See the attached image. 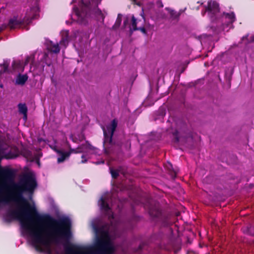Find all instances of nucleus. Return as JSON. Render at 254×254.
I'll list each match as a JSON object with an SVG mask.
<instances>
[{"mask_svg":"<svg viewBox=\"0 0 254 254\" xmlns=\"http://www.w3.org/2000/svg\"><path fill=\"white\" fill-rule=\"evenodd\" d=\"M101 1V0H91L87 2L86 0H81V11L77 7H74V14L72 16V18H73V16H75L78 22L83 24L88 14L92 13L99 22L103 23L107 13L97 8Z\"/></svg>","mask_w":254,"mask_h":254,"instance_id":"f257e3e1","label":"nucleus"},{"mask_svg":"<svg viewBox=\"0 0 254 254\" xmlns=\"http://www.w3.org/2000/svg\"><path fill=\"white\" fill-rule=\"evenodd\" d=\"M207 9L211 19L213 21L216 20L218 26H221L220 28L221 30L228 31L233 27L232 24L236 20L234 12L224 13L220 18H218L219 5L216 1L212 0H208Z\"/></svg>","mask_w":254,"mask_h":254,"instance_id":"f03ea898","label":"nucleus"},{"mask_svg":"<svg viewBox=\"0 0 254 254\" xmlns=\"http://www.w3.org/2000/svg\"><path fill=\"white\" fill-rule=\"evenodd\" d=\"M50 146L60 155L58 158V162L59 163L63 162L66 158L69 157L71 153H79L81 152L89 153H97V149L87 143H86L85 144L81 145L76 149L72 148L69 145H68V147L69 149V151L68 152H64L62 150L57 149L55 145H50Z\"/></svg>","mask_w":254,"mask_h":254,"instance_id":"7ed1b4c3","label":"nucleus"},{"mask_svg":"<svg viewBox=\"0 0 254 254\" xmlns=\"http://www.w3.org/2000/svg\"><path fill=\"white\" fill-rule=\"evenodd\" d=\"M117 126V122L115 120H114L111 123L107 126L106 127H102L104 135V145L105 147H108V145L112 143V136Z\"/></svg>","mask_w":254,"mask_h":254,"instance_id":"20e7f679","label":"nucleus"},{"mask_svg":"<svg viewBox=\"0 0 254 254\" xmlns=\"http://www.w3.org/2000/svg\"><path fill=\"white\" fill-rule=\"evenodd\" d=\"M24 20H23L21 21L18 20L17 17H14L9 20V26L11 28H15L21 26L25 22Z\"/></svg>","mask_w":254,"mask_h":254,"instance_id":"39448f33","label":"nucleus"},{"mask_svg":"<svg viewBox=\"0 0 254 254\" xmlns=\"http://www.w3.org/2000/svg\"><path fill=\"white\" fill-rule=\"evenodd\" d=\"M136 24H137V20L135 19L134 16L133 15H132L131 17V26H130V30L131 31H132L133 30H139L143 33L145 34L146 31H145V28L143 27H141L137 28L136 27Z\"/></svg>","mask_w":254,"mask_h":254,"instance_id":"423d86ee","label":"nucleus"},{"mask_svg":"<svg viewBox=\"0 0 254 254\" xmlns=\"http://www.w3.org/2000/svg\"><path fill=\"white\" fill-rule=\"evenodd\" d=\"M18 109L20 113L23 115V119L24 121L27 120V108L25 104H19L18 105Z\"/></svg>","mask_w":254,"mask_h":254,"instance_id":"0eeeda50","label":"nucleus"},{"mask_svg":"<svg viewBox=\"0 0 254 254\" xmlns=\"http://www.w3.org/2000/svg\"><path fill=\"white\" fill-rule=\"evenodd\" d=\"M28 79V76L26 75L19 74L16 80V83L17 84H23Z\"/></svg>","mask_w":254,"mask_h":254,"instance_id":"6e6552de","label":"nucleus"},{"mask_svg":"<svg viewBox=\"0 0 254 254\" xmlns=\"http://www.w3.org/2000/svg\"><path fill=\"white\" fill-rule=\"evenodd\" d=\"M48 49L51 52L55 53H59L60 50V47L58 44H55L52 43H51L50 45L48 47Z\"/></svg>","mask_w":254,"mask_h":254,"instance_id":"1a4fd4ad","label":"nucleus"},{"mask_svg":"<svg viewBox=\"0 0 254 254\" xmlns=\"http://www.w3.org/2000/svg\"><path fill=\"white\" fill-rule=\"evenodd\" d=\"M63 36H65L64 38H63L62 40L60 42V44L61 45H64V47H66V45L68 44V38H67V35H68V31H64L62 32Z\"/></svg>","mask_w":254,"mask_h":254,"instance_id":"9d476101","label":"nucleus"},{"mask_svg":"<svg viewBox=\"0 0 254 254\" xmlns=\"http://www.w3.org/2000/svg\"><path fill=\"white\" fill-rule=\"evenodd\" d=\"M110 172L113 178H116L119 174V171L110 168Z\"/></svg>","mask_w":254,"mask_h":254,"instance_id":"9b49d317","label":"nucleus"},{"mask_svg":"<svg viewBox=\"0 0 254 254\" xmlns=\"http://www.w3.org/2000/svg\"><path fill=\"white\" fill-rule=\"evenodd\" d=\"M165 167H166V168L169 170V171H171L173 170V166H172V165L169 163V162H168L166 165H165Z\"/></svg>","mask_w":254,"mask_h":254,"instance_id":"f8f14e48","label":"nucleus"},{"mask_svg":"<svg viewBox=\"0 0 254 254\" xmlns=\"http://www.w3.org/2000/svg\"><path fill=\"white\" fill-rule=\"evenodd\" d=\"M86 157V155H83L82 156V163H85L87 161V160L86 159H84V158Z\"/></svg>","mask_w":254,"mask_h":254,"instance_id":"ddd939ff","label":"nucleus"},{"mask_svg":"<svg viewBox=\"0 0 254 254\" xmlns=\"http://www.w3.org/2000/svg\"><path fill=\"white\" fill-rule=\"evenodd\" d=\"M32 11H34L35 12H36L39 11V8L38 7H35L31 9Z\"/></svg>","mask_w":254,"mask_h":254,"instance_id":"4468645a","label":"nucleus"},{"mask_svg":"<svg viewBox=\"0 0 254 254\" xmlns=\"http://www.w3.org/2000/svg\"><path fill=\"white\" fill-rule=\"evenodd\" d=\"M141 15L142 17V19H143V21H144L145 20V17H144V13H143V11H142V12L141 13Z\"/></svg>","mask_w":254,"mask_h":254,"instance_id":"2eb2a0df","label":"nucleus"},{"mask_svg":"<svg viewBox=\"0 0 254 254\" xmlns=\"http://www.w3.org/2000/svg\"><path fill=\"white\" fill-rule=\"evenodd\" d=\"M251 41H254V35L251 36Z\"/></svg>","mask_w":254,"mask_h":254,"instance_id":"dca6fc26","label":"nucleus"},{"mask_svg":"<svg viewBox=\"0 0 254 254\" xmlns=\"http://www.w3.org/2000/svg\"><path fill=\"white\" fill-rule=\"evenodd\" d=\"M70 138L73 141H74V139L73 138V135L71 134L70 136Z\"/></svg>","mask_w":254,"mask_h":254,"instance_id":"f3484780","label":"nucleus"},{"mask_svg":"<svg viewBox=\"0 0 254 254\" xmlns=\"http://www.w3.org/2000/svg\"><path fill=\"white\" fill-rule=\"evenodd\" d=\"M25 22L26 23H29L30 22V20H29V19H27V20L25 21Z\"/></svg>","mask_w":254,"mask_h":254,"instance_id":"a211bd4d","label":"nucleus"},{"mask_svg":"<svg viewBox=\"0 0 254 254\" xmlns=\"http://www.w3.org/2000/svg\"><path fill=\"white\" fill-rule=\"evenodd\" d=\"M149 213H150V214L151 215H153V212H151V209H150V210H149Z\"/></svg>","mask_w":254,"mask_h":254,"instance_id":"6ab92c4d","label":"nucleus"},{"mask_svg":"<svg viewBox=\"0 0 254 254\" xmlns=\"http://www.w3.org/2000/svg\"><path fill=\"white\" fill-rule=\"evenodd\" d=\"M173 10H171V11L170 12V14L172 15V14H173Z\"/></svg>","mask_w":254,"mask_h":254,"instance_id":"aec40b11","label":"nucleus"},{"mask_svg":"<svg viewBox=\"0 0 254 254\" xmlns=\"http://www.w3.org/2000/svg\"><path fill=\"white\" fill-rule=\"evenodd\" d=\"M75 2V0H72V1L71 2V3H73Z\"/></svg>","mask_w":254,"mask_h":254,"instance_id":"412c9836","label":"nucleus"},{"mask_svg":"<svg viewBox=\"0 0 254 254\" xmlns=\"http://www.w3.org/2000/svg\"><path fill=\"white\" fill-rule=\"evenodd\" d=\"M32 18H35V16H33L32 17Z\"/></svg>","mask_w":254,"mask_h":254,"instance_id":"4be33fe9","label":"nucleus"},{"mask_svg":"<svg viewBox=\"0 0 254 254\" xmlns=\"http://www.w3.org/2000/svg\"><path fill=\"white\" fill-rule=\"evenodd\" d=\"M161 6L163 7V4H161Z\"/></svg>","mask_w":254,"mask_h":254,"instance_id":"5701e85b","label":"nucleus"}]
</instances>
